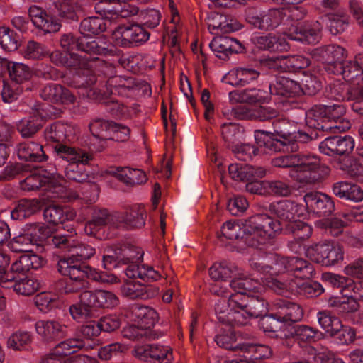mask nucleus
Listing matches in <instances>:
<instances>
[{
	"mask_svg": "<svg viewBox=\"0 0 363 363\" xmlns=\"http://www.w3.org/2000/svg\"><path fill=\"white\" fill-rule=\"evenodd\" d=\"M328 96L329 98L337 101L350 100L352 99L349 86L341 83L340 80L335 81L330 84Z\"/></svg>",
	"mask_w": 363,
	"mask_h": 363,
	"instance_id": "774afa93",
	"label": "nucleus"
},
{
	"mask_svg": "<svg viewBox=\"0 0 363 363\" xmlns=\"http://www.w3.org/2000/svg\"><path fill=\"white\" fill-rule=\"evenodd\" d=\"M251 267L253 270L264 274L261 277L267 286V281L274 279L272 276L287 273V276L291 279H311L315 274V269L311 263L298 257H283L278 255L269 254L258 257L254 255L251 259ZM277 279V278H274ZM281 282H290L282 281Z\"/></svg>",
	"mask_w": 363,
	"mask_h": 363,
	"instance_id": "f03ea898",
	"label": "nucleus"
},
{
	"mask_svg": "<svg viewBox=\"0 0 363 363\" xmlns=\"http://www.w3.org/2000/svg\"><path fill=\"white\" fill-rule=\"evenodd\" d=\"M254 43L259 49L270 51H285L289 48L285 38L264 35L256 37Z\"/></svg>",
	"mask_w": 363,
	"mask_h": 363,
	"instance_id": "a18cd8bd",
	"label": "nucleus"
},
{
	"mask_svg": "<svg viewBox=\"0 0 363 363\" xmlns=\"http://www.w3.org/2000/svg\"><path fill=\"white\" fill-rule=\"evenodd\" d=\"M304 279H294L290 282H281L279 280L272 279L267 281V285L276 293L285 295L288 291H296L306 297L313 298L321 295L324 288L318 281L301 282Z\"/></svg>",
	"mask_w": 363,
	"mask_h": 363,
	"instance_id": "9b49d317",
	"label": "nucleus"
},
{
	"mask_svg": "<svg viewBox=\"0 0 363 363\" xmlns=\"http://www.w3.org/2000/svg\"><path fill=\"white\" fill-rule=\"evenodd\" d=\"M41 206V203L38 199H23L11 211V216L14 220L23 219L39 211Z\"/></svg>",
	"mask_w": 363,
	"mask_h": 363,
	"instance_id": "49530a36",
	"label": "nucleus"
},
{
	"mask_svg": "<svg viewBox=\"0 0 363 363\" xmlns=\"http://www.w3.org/2000/svg\"><path fill=\"white\" fill-rule=\"evenodd\" d=\"M112 122L101 119H96L89 125V129L93 136L99 140L109 139Z\"/></svg>",
	"mask_w": 363,
	"mask_h": 363,
	"instance_id": "338daca9",
	"label": "nucleus"
},
{
	"mask_svg": "<svg viewBox=\"0 0 363 363\" xmlns=\"http://www.w3.org/2000/svg\"><path fill=\"white\" fill-rule=\"evenodd\" d=\"M51 61L57 65H63L66 67H79L80 68L90 69L89 62L91 58H88L86 55H79L77 53L62 52L57 50L52 52L50 55ZM97 59L93 57L91 60Z\"/></svg>",
	"mask_w": 363,
	"mask_h": 363,
	"instance_id": "f704fd0d",
	"label": "nucleus"
},
{
	"mask_svg": "<svg viewBox=\"0 0 363 363\" xmlns=\"http://www.w3.org/2000/svg\"><path fill=\"white\" fill-rule=\"evenodd\" d=\"M43 216L47 222L58 225L74 220L76 217V212L69 208H63L57 205H50L45 208Z\"/></svg>",
	"mask_w": 363,
	"mask_h": 363,
	"instance_id": "58836bf2",
	"label": "nucleus"
},
{
	"mask_svg": "<svg viewBox=\"0 0 363 363\" xmlns=\"http://www.w3.org/2000/svg\"><path fill=\"white\" fill-rule=\"evenodd\" d=\"M58 271L62 275L69 277L65 286L66 293L77 292L84 286V279L88 277L96 281L116 284L119 279L113 274L99 272L89 266L75 263L72 258H63L57 264Z\"/></svg>",
	"mask_w": 363,
	"mask_h": 363,
	"instance_id": "39448f33",
	"label": "nucleus"
},
{
	"mask_svg": "<svg viewBox=\"0 0 363 363\" xmlns=\"http://www.w3.org/2000/svg\"><path fill=\"white\" fill-rule=\"evenodd\" d=\"M84 347L80 339H67L60 342L40 363H64L65 357L77 352Z\"/></svg>",
	"mask_w": 363,
	"mask_h": 363,
	"instance_id": "412c9836",
	"label": "nucleus"
},
{
	"mask_svg": "<svg viewBox=\"0 0 363 363\" xmlns=\"http://www.w3.org/2000/svg\"><path fill=\"white\" fill-rule=\"evenodd\" d=\"M249 219L246 220L244 223H239L236 220H230L223 223L220 229V235L218 237L228 240H234L241 238L244 242L252 247H255L249 243L247 240V233L245 230V225Z\"/></svg>",
	"mask_w": 363,
	"mask_h": 363,
	"instance_id": "79ce46f5",
	"label": "nucleus"
},
{
	"mask_svg": "<svg viewBox=\"0 0 363 363\" xmlns=\"http://www.w3.org/2000/svg\"><path fill=\"white\" fill-rule=\"evenodd\" d=\"M63 180L57 175L40 168L20 182V187L23 191H35L44 187L45 191H50L57 197H64L62 194L64 187Z\"/></svg>",
	"mask_w": 363,
	"mask_h": 363,
	"instance_id": "9d476101",
	"label": "nucleus"
},
{
	"mask_svg": "<svg viewBox=\"0 0 363 363\" xmlns=\"http://www.w3.org/2000/svg\"><path fill=\"white\" fill-rule=\"evenodd\" d=\"M43 119L38 115H33L21 119L17 124L18 130L23 138L33 135L42 125Z\"/></svg>",
	"mask_w": 363,
	"mask_h": 363,
	"instance_id": "4d7b16f0",
	"label": "nucleus"
},
{
	"mask_svg": "<svg viewBox=\"0 0 363 363\" xmlns=\"http://www.w3.org/2000/svg\"><path fill=\"white\" fill-rule=\"evenodd\" d=\"M19 158L31 162H42L45 159L43 146L34 142L21 143L18 146Z\"/></svg>",
	"mask_w": 363,
	"mask_h": 363,
	"instance_id": "37998d69",
	"label": "nucleus"
},
{
	"mask_svg": "<svg viewBox=\"0 0 363 363\" xmlns=\"http://www.w3.org/2000/svg\"><path fill=\"white\" fill-rule=\"evenodd\" d=\"M125 274L129 278H139L145 281H157L160 277L157 271L145 264H130L126 268Z\"/></svg>",
	"mask_w": 363,
	"mask_h": 363,
	"instance_id": "de8ad7c7",
	"label": "nucleus"
},
{
	"mask_svg": "<svg viewBox=\"0 0 363 363\" xmlns=\"http://www.w3.org/2000/svg\"><path fill=\"white\" fill-rule=\"evenodd\" d=\"M239 348L240 351L246 354L249 360L259 361V359H267L272 355V350L264 345L242 343Z\"/></svg>",
	"mask_w": 363,
	"mask_h": 363,
	"instance_id": "864d4df0",
	"label": "nucleus"
},
{
	"mask_svg": "<svg viewBox=\"0 0 363 363\" xmlns=\"http://www.w3.org/2000/svg\"><path fill=\"white\" fill-rule=\"evenodd\" d=\"M259 74V72L252 65H244L230 69L222 80L233 86H244L256 81Z\"/></svg>",
	"mask_w": 363,
	"mask_h": 363,
	"instance_id": "f3484780",
	"label": "nucleus"
},
{
	"mask_svg": "<svg viewBox=\"0 0 363 363\" xmlns=\"http://www.w3.org/2000/svg\"><path fill=\"white\" fill-rule=\"evenodd\" d=\"M216 56L225 60L230 54L238 52L242 49L240 43L235 39L226 36H216L213 38L209 45Z\"/></svg>",
	"mask_w": 363,
	"mask_h": 363,
	"instance_id": "c756f323",
	"label": "nucleus"
},
{
	"mask_svg": "<svg viewBox=\"0 0 363 363\" xmlns=\"http://www.w3.org/2000/svg\"><path fill=\"white\" fill-rule=\"evenodd\" d=\"M334 194L340 198L359 202L363 199V191L354 184L347 182H339L334 184L333 187Z\"/></svg>",
	"mask_w": 363,
	"mask_h": 363,
	"instance_id": "a19ab883",
	"label": "nucleus"
},
{
	"mask_svg": "<svg viewBox=\"0 0 363 363\" xmlns=\"http://www.w3.org/2000/svg\"><path fill=\"white\" fill-rule=\"evenodd\" d=\"M317 318L321 328L330 336L336 335L342 328L340 320L337 317L332 315L328 311L318 312Z\"/></svg>",
	"mask_w": 363,
	"mask_h": 363,
	"instance_id": "3c124183",
	"label": "nucleus"
},
{
	"mask_svg": "<svg viewBox=\"0 0 363 363\" xmlns=\"http://www.w3.org/2000/svg\"><path fill=\"white\" fill-rule=\"evenodd\" d=\"M45 260L39 255L33 253H26L15 261L10 267L9 273H12L15 281L18 274H24L30 269H38L45 264Z\"/></svg>",
	"mask_w": 363,
	"mask_h": 363,
	"instance_id": "7c9ffc66",
	"label": "nucleus"
},
{
	"mask_svg": "<svg viewBox=\"0 0 363 363\" xmlns=\"http://www.w3.org/2000/svg\"><path fill=\"white\" fill-rule=\"evenodd\" d=\"M325 113L327 122L330 123L329 126L331 127H340L343 125V123H347V125L342 130L337 128H331V130H327V132L337 133H342L348 130L351 123L350 121L345 118L346 113V108L341 104H336L333 105L325 106Z\"/></svg>",
	"mask_w": 363,
	"mask_h": 363,
	"instance_id": "2f4dec72",
	"label": "nucleus"
},
{
	"mask_svg": "<svg viewBox=\"0 0 363 363\" xmlns=\"http://www.w3.org/2000/svg\"><path fill=\"white\" fill-rule=\"evenodd\" d=\"M135 83L132 77H123L116 76L110 78L107 82V90L111 94L127 95L128 93L134 89Z\"/></svg>",
	"mask_w": 363,
	"mask_h": 363,
	"instance_id": "09e8293b",
	"label": "nucleus"
},
{
	"mask_svg": "<svg viewBox=\"0 0 363 363\" xmlns=\"http://www.w3.org/2000/svg\"><path fill=\"white\" fill-rule=\"evenodd\" d=\"M284 11L280 9H272L259 14L248 16L250 23L261 30H270L276 28L283 19Z\"/></svg>",
	"mask_w": 363,
	"mask_h": 363,
	"instance_id": "c85d7f7f",
	"label": "nucleus"
},
{
	"mask_svg": "<svg viewBox=\"0 0 363 363\" xmlns=\"http://www.w3.org/2000/svg\"><path fill=\"white\" fill-rule=\"evenodd\" d=\"M269 211L277 220L267 215L259 214L246 222L245 230L249 243L255 247L264 245L284 228L294 236V240L289 242L290 250L296 253L300 252L302 241L312 233L311 227L298 219L303 216L305 208L294 201L282 200L271 203Z\"/></svg>",
	"mask_w": 363,
	"mask_h": 363,
	"instance_id": "f257e3e1",
	"label": "nucleus"
},
{
	"mask_svg": "<svg viewBox=\"0 0 363 363\" xmlns=\"http://www.w3.org/2000/svg\"><path fill=\"white\" fill-rule=\"evenodd\" d=\"M69 252L71 255L67 258H72L75 263L80 264V262L89 259L95 254V249L86 243L79 242L74 238L72 242Z\"/></svg>",
	"mask_w": 363,
	"mask_h": 363,
	"instance_id": "6e6d98bb",
	"label": "nucleus"
},
{
	"mask_svg": "<svg viewBox=\"0 0 363 363\" xmlns=\"http://www.w3.org/2000/svg\"><path fill=\"white\" fill-rule=\"evenodd\" d=\"M272 163L274 167H289L290 177L301 184H313L323 176L319 158L308 153L279 156Z\"/></svg>",
	"mask_w": 363,
	"mask_h": 363,
	"instance_id": "20e7f679",
	"label": "nucleus"
},
{
	"mask_svg": "<svg viewBox=\"0 0 363 363\" xmlns=\"http://www.w3.org/2000/svg\"><path fill=\"white\" fill-rule=\"evenodd\" d=\"M133 314L135 317V322L138 326L131 325L123 330V336L129 339H137L144 335V333L140 332L138 328L143 329H150L157 322L159 316L157 311L152 308L148 306H137L133 310Z\"/></svg>",
	"mask_w": 363,
	"mask_h": 363,
	"instance_id": "ddd939ff",
	"label": "nucleus"
},
{
	"mask_svg": "<svg viewBox=\"0 0 363 363\" xmlns=\"http://www.w3.org/2000/svg\"><path fill=\"white\" fill-rule=\"evenodd\" d=\"M304 12L296 7L289 16L291 18V26L284 32V36L288 39L304 43L312 44L318 41L322 25L318 21L298 22L304 16Z\"/></svg>",
	"mask_w": 363,
	"mask_h": 363,
	"instance_id": "0eeeda50",
	"label": "nucleus"
},
{
	"mask_svg": "<svg viewBox=\"0 0 363 363\" xmlns=\"http://www.w3.org/2000/svg\"><path fill=\"white\" fill-rule=\"evenodd\" d=\"M273 126L276 135L261 130L255 132L256 143L260 148H264L265 153L281 151L294 140L305 142L309 138L306 133L294 131L291 123L285 118L274 121Z\"/></svg>",
	"mask_w": 363,
	"mask_h": 363,
	"instance_id": "423d86ee",
	"label": "nucleus"
},
{
	"mask_svg": "<svg viewBox=\"0 0 363 363\" xmlns=\"http://www.w3.org/2000/svg\"><path fill=\"white\" fill-rule=\"evenodd\" d=\"M149 38L150 33L139 24L118 26L112 33L114 43L125 47L129 46L131 43H144Z\"/></svg>",
	"mask_w": 363,
	"mask_h": 363,
	"instance_id": "4468645a",
	"label": "nucleus"
},
{
	"mask_svg": "<svg viewBox=\"0 0 363 363\" xmlns=\"http://www.w3.org/2000/svg\"><path fill=\"white\" fill-rule=\"evenodd\" d=\"M273 64L269 63L274 69H280L285 72H296L300 69H305L311 64L310 59L302 55L291 56H277L270 60Z\"/></svg>",
	"mask_w": 363,
	"mask_h": 363,
	"instance_id": "393cba45",
	"label": "nucleus"
},
{
	"mask_svg": "<svg viewBox=\"0 0 363 363\" xmlns=\"http://www.w3.org/2000/svg\"><path fill=\"white\" fill-rule=\"evenodd\" d=\"M314 55H318L320 60L325 65L324 68L328 74L336 71V68L342 63L345 49L337 45H329L317 48Z\"/></svg>",
	"mask_w": 363,
	"mask_h": 363,
	"instance_id": "6ab92c4d",
	"label": "nucleus"
},
{
	"mask_svg": "<svg viewBox=\"0 0 363 363\" xmlns=\"http://www.w3.org/2000/svg\"><path fill=\"white\" fill-rule=\"evenodd\" d=\"M28 13L33 25L44 33L57 32L60 28V23L56 19L48 16L37 6H31Z\"/></svg>",
	"mask_w": 363,
	"mask_h": 363,
	"instance_id": "cd10ccee",
	"label": "nucleus"
},
{
	"mask_svg": "<svg viewBox=\"0 0 363 363\" xmlns=\"http://www.w3.org/2000/svg\"><path fill=\"white\" fill-rule=\"evenodd\" d=\"M306 208L309 213L321 216L330 215L334 210V203L330 196L320 192H310L304 196Z\"/></svg>",
	"mask_w": 363,
	"mask_h": 363,
	"instance_id": "a211bd4d",
	"label": "nucleus"
},
{
	"mask_svg": "<svg viewBox=\"0 0 363 363\" xmlns=\"http://www.w3.org/2000/svg\"><path fill=\"white\" fill-rule=\"evenodd\" d=\"M260 327L265 333H285V330H288L286 324L284 323L281 317H279L277 311L275 314H271L262 318L259 323Z\"/></svg>",
	"mask_w": 363,
	"mask_h": 363,
	"instance_id": "680f3d73",
	"label": "nucleus"
},
{
	"mask_svg": "<svg viewBox=\"0 0 363 363\" xmlns=\"http://www.w3.org/2000/svg\"><path fill=\"white\" fill-rule=\"evenodd\" d=\"M7 67L11 79L16 84L28 82L33 75L32 69L21 62H9Z\"/></svg>",
	"mask_w": 363,
	"mask_h": 363,
	"instance_id": "8fccbe9b",
	"label": "nucleus"
},
{
	"mask_svg": "<svg viewBox=\"0 0 363 363\" xmlns=\"http://www.w3.org/2000/svg\"><path fill=\"white\" fill-rule=\"evenodd\" d=\"M269 91L272 95L293 97L300 95L303 89L296 81L285 77H279L274 83L269 85Z\"/></svg>",
	"mask_w": 363,
	"mask_h": 363,
	"instance_id": "72a5a7b5",
	"label": "nucleus"
},
{
	"mask_svg": "<svg viewBox=\"0 0 363 363\" xmlns=\"http://www.w3.org/2000/svg\"><path fill=\"white\" fill-rule=\"evenodd\" d=\"M113 174L120 181L130 186L141 184L147 180L145 172L139 169L118 167L113 172Z\"/></svg>",
	"mask_w": 363,
	"mask_h": 363,
	"instance_id": "c03bdc74",
	"label": "nucleus"
},
{
	"mask_svg": "<svg viewBox=\"0 0 363 363\" xmlns=\"http://www.w3.org/2000/svg\"><path fill=\"white\" fill-rule=\"evenodd\" d=\"M146 217L147 213L145 206L137 204L133 206L129 212L125 213H115L110 219L116 220L118 227L121 223H124L130 228H140L145 225Z\"/></svg>",
	"mask_w": 363,
	"mask_h": 363,
	"instance_id": "b1692460",
	"label": "nucleus"
},
{
	"mask_svg": "<svg viewBox=\"0 0 363 363\" xmlns=\"http://www.w3.org/2000/svg\"><path fill=\"white\" fill-rule=\"evenodd\" d=\"M113 214H108L106 209H94L92 219L86 224L84 228L86 233L99 237L98 232L105 225L109 224L111 226L118 227L117 221L110 219Z\"/></svg>",
	"mask_w": 363,
	"mask_h": 363,
	"instance_id": "e433bc0d",
	"label": "nucleus"
},
{
	"mask_svg": "<svg viewBox=\"0 0 363 363\" xmlns=\"http://www.w3.org/2000/svg\"><path fill=\"white\" fill-rule=\"evenodd\" d=\"M321 280L332 287L340 288L342 294L348 291L349 287L347 286L350 285V281H352L343 275L333 272L323 273Z\"/></svg>",
	"mask_w": 363,
	"mask_h": 363,
	"instance_id": "e2e57ef3",
	"label": "nucleus"
},
{
	"mask_svg": "<svg viewBox=\"0 0 363 363\" xmlns=\"http://www.w3.org/2000/svg\"><path fill=\"white\" fill-rule=\"evenodd\" d=\"M221 133L224 140L230 148L242 139L243 128L236 123H224L221 126Z\"/></svg>",
	"mask_w": 363,
	"mask_h": 363,
	"instance_id": "052dcab7",
	"label": "nucleus"
},
{
	"mask_svg": "<svg viewBox=\"0 0 363 363\" xmlns=\"http://www.w3.org/2000/svg\"><path fill=\"white\" fill-rule=\"evenodd\" d=\"M230 177L237 181L257 180L265 175L262 167H255L246 164H231L228 167Z\"/></svg>",
	"mask_w": 363,
	"mask_h": 363,
	"instance_id": "473e14b6",
	"label": "nucleus"
},
{
	"mask_svg": "<svg viewBox=\"0 0 363 363\" xmlns=\"http://www.w3.org/2000/svg\"><path fill=\"white\" fill-rule=\"evenodd\" d=\"M82 301L88 306L99 308H113L119 301L113 293L105 290L84 291L82 293Z\"/></svg>",
	"mask_w": 363,
	"mask_h": 363,
	"instance_id": "aec40b11",
	"label": "nucleus"
},
{
	"mask_svg": "<svg viewBox=\"0 0 363 363\" xmlns=\"http://www.w3.org/2000/svg\"><path fill=\"white\" fill-rule=\"evenodd\" d=\"M35 330L40 340L46 343L56 342L68 335L67 326L62 321L55 319L37 321Z\"/></svg>",
	"mask_w": 363,
	"mask_h": 363,
	"instance_id": "dca6fc26",
	"label": "nucleus"
},
{
	"mask_svg": "<svg viewBox=\"0 0 363 363\" xmlns=\"http://www.w3.org/2000/svg\"><path fill=\"white\" fill-rule=\"evenodd\" d=\"M264 284L258 281L257 279L249 278L244 274H240L238 277L231 281L228 285L234 291V294H240L247 296V293L257 292L260 293L264 290L265 283ZM249 297H254L252 295H247ZM262 299L259 296H255Z\"/></svg>",
	"mask_w": 363,
	"mask_h": 363,
	"instance_id": "c9c22d12",
	"label": "nucleus"
},
{
	"mask_svg": "<svg viewBox=\"0 0 363 363\" xmlns=\"http://www.w3.org/2000/svg\"><path fill=\"white\" fill-rule=\"evenodd\" d=\"M57 155L69 164L65 169V174L69 180L84 182L87 180L88 175L83 170L79 164H85L91 160V156L82 150L66 145H60L56 147Z\"/></svg>",
	"mask_w": 363,
	"mask_h": 363,
	"instance_id": "6e6552de",
	"label": "nucleus"
},
{
	"mask_svg": "<svg viewBox=\"0 0 363 363\" xmlns=\"http://www.w3.org/2000/svg\"><path fill=\"white\" fill-rule=\"evenodd\" d=\"M325 113V106L316 105L308 109L306 112V125L311 128L326 131L331 130V128H345L347 125V123H343L340 127H331L329 126L330 123L327 122Z\"/></svg>",
	"mask_w": 363,
	"mask_h": 363,
	"instance_id": "a878e982",
	"label": "nucleus"
},
{
	"mask_svg": "<svg viewBox=\"0 0 363 363\" xmlns=\"http://www.w3.org/2000/svg\"><path fill=\"white\" fill-rule=\"evenodd\" d=\"M76 83L80 84H74V86L78 89L77 94L83 97H86L91 100H102L103 97L100 92H98L94 88L91 86L93 83L95 82V77L90 75L89 77V81L84 82V79L78 75L76 77Z\"/></svg>",
	"mask_w": 363,
	"mask_h": 363,
	"instance_id": "bf43d9fd",
	"label": "nucleus"
},
{
	"mask_svg": "<svg viewBox=\"0 0 363 363\" xmlns=\"http://www.w3.org/2000/svg\"><path fill=\"white\" fill-rule=\"evenodd\" d=\"M31 342V335L28 332L18 331L13 333L7 340V345L14 350H22L27 348Z\"/></svg>",
	"mask_w": 363,
	"mask_h": 363,
	"instance_id": "69168bd1",
	"label": "nucleus"
},
{
	"mask_svg": "<svg viewBox=\"0 0 363 363\" xmlns=\"http://www.w3.org/2000/svg\"><path fill=\"white\" fill-rule=\"evenodd\" d=\"M267 311L264 299L240 294H233L228 298H220L215 306V312L219 321L237 325H246L250 319L262 316Z\"/></svg>",
	"mask_w": 363,
	"mask_h": 363,
	"instance_id": "7ed1b4c3",
	"label": "nucleus"
},
{
	"mask_svg": "<svg viewBox=\"0 0 363 363\" xmlns=\"http://www.w3.org/2000/svg\"><path fill=\"white\" fill-rule=\"evenodd\" d=\"M73 133V128L67 123H55L46 128L44 135L48 143H58L55 147L63 145L62 143L68 139ZM56 150V147H55Z\"/></svg>",
	"mask_w": 363,
	"mask_h": 363,
	"instance_id": "ea45409f",
	"label": "nucleus"
},
{
	"mask_svg": "<svg viewBox=\"0 0 363 363\" xmlns=\"http://www.w3.org/2000/svg\"><path fill=\"white\" fill-rule=\"evenodd\" d=\"M41 97L53 103L72 104L76 101V96L69 89L60 84H49L40 92Z\"/></svg>",
	"mask_w": 363,
	"mask_h": 363,
	"instance_id": "bb28decb",
	"label": "nucleus"
},
{
	"mask_svg": "<svg viewBox=\"0 0 363 363\" xmlns=\"http://www.w3.org/2000/svg\"><path fill=\"white\" fill-rule=\"evenodd\" d=\"M321 333L313 328L306 325L290 326L287 333H284L286 337H296L301 341H314L318 338Z\"/></svg>",
	"mask_w": 363,
	"mask_h": 363,
	"instance_id": "13d9d810",
	"label": "nucleus"
},
{
	"mask_svg": "<svg viewBox=\"0 0 363 363\" xmlns=\"http://www.w3.org/2000/svg\"><path fill=\"white\" fill-rule=\"evenodd\" d=\"M343 246L337 242L326 241L308 247L306 255L313 262L326 267L342 263L344 260Z\"/></svg>",
	"mask_w": 363,
	"mask_h": 363,
	"instance_id": "1a4fd4ad",
	"label": "nucleus"
},
{
	"mask_svg": "<svg viewBox=\"0 0 363 363\" xmlns=\"http://www.w3.org/2000/svg\"><path fill=\"white\" fill-rule=\"evenodd\" d=\"M328 305L336 309L337 312L349 318L352 313L357 312L359 305L358 302L347 291L342 294V297H331L328 300Z\"/></svg>",
	"mask_w": 363,
	"mask_h": 363,
	"instance_id": "4c0bfd02",
	"label": "nucleus"
},
{
	"mask_svg": "<svg viewBox=\"0 0 363 363\" xmlns=\"http://www.w3.org/2000/svg\"><path fill=\"white\" fill-rule=\"evenodd\" d=\"M106 30L105 21L100 17L91 16L84 19L79 27L82 36L92 38L91 35H97Z\"/></svg>",
	"mask_w": 363,
	"mask_h": 363,
	"instance_id": "5fc2aeb1",
	"label": "nucleus"
},
{
	"mask_svg": "<svg viewBox=\"0 0 363 363\" xmlns=\"http://www.w3.org/2000/svg\"><path fill=\"white\" fill-rule=\"evenodd\" d=\"M363 53L355 55L354 60L345 61L331 74L341 75L342 78L351 86L355 87L363 83Z\"/></svg>",
	"mask_w": 363,
	"mask_h": 363,
	"instance_id": "2eb2a0df",
	"label": "nucleus"
},
{
	"mask_svg": "<svg viewBox=\"0 0 363 363\" xmlns=\"http://www.w3.org/2000/svg\"><path fill=\"white\" fill-rule=\"evenodd\" d=\"M272 307L274 310L277 311L279 317H281L288 330L290 326H292L290 323L300 321L303 317V311L301 306L287 300H276L273 303Z\"/></svg>",
	"mask_w": 363,
	"mask_h": 363,
	"instance_id": "4be33fe9",
	"label": "nucleus"
},
{
	"mask_svg": "<svg viewBox=\"0 0 363 363\" xmlns=\"http://www.w3.org/2000/svg\"><path fill=\"white\" fill-rule=\"evenodd\" d=\"M60 45L65 52L75 53V50L89 55H104L106 48L99 44V41L94 38L80 36L75 38L71 34H66L60 39Z\"/></svg>",
	"mask_w": 363,
	"mask_h": 363,
	"instance_id": "f8f14e48",
	"label": "nucleus"
},
{
	"mask_svg": "<svg viewBox=\"0 0 363 363\" xmlns=\"http://www.w3.org/2000/svg\"><path fill=\"white\" fill-rule=\"evenodd\" d=\"M123 296L130 299H148L159 294V289L154 285H144L138 281H127L121 287Z\"/></svg>",
	"mask_w": 363,
	"mask_h": 363,
	"instance_id": "5701e85b",
	"label": "nucleus"
},
{
	"mask_svg": "<svg viewBox=\"0 0 363 363\" xmlns=\"http://www.w3.org/2000/svg\"><path fill=\"white\" fill-rule=\"evenodd\" d=\"M118 251V259L124 264H137L143 260V251L138 247L133 245H124L117 249Z\"/></svg>",
	"mask_w": 363,
	"mask_h": 363,
	"instance_id": "603ef678",
	"label": "nucleus"
},
{
	"mask_svg": "<svg viewBox=\"0 0 363 363\" xmlns=\"http://www.w3.org/2000/svg\"><path fill=\"white\" fill-rule=\"evenodd\" d=\"M14 281V291L23 296H30L33 294L40 286L38 280L27 277L20 279L19 280L16 279Z\"/></svg>",
	"mask_w": 363,
	"mask_h": 363,
	"instance_id": "0e129e2a",
	"label": "nucleus"
}]
</instances>
